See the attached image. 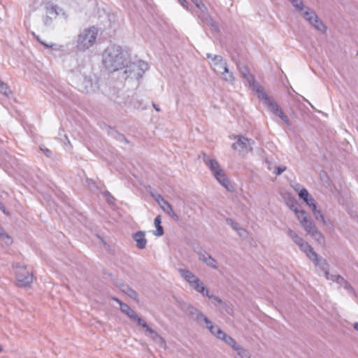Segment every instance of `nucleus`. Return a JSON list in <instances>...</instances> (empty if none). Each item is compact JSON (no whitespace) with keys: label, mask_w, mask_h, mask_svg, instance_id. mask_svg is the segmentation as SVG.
Here are the masks:
<instances>
[{"label":"nucleus","mask_w":358,"mask_h":358,"mask_svg":"<svg viewBox=\"0 0 358 358\" xmlns=\"http://www.w3.org/2000/svg\"><path fill=\"white\" fill-rule=\"evenodd\" d=\"M103 65L108 71L114 72L124 67L127 62V53L118 45L108 46L102 53Z\"/></svg>","instance_id":"f257e3e1"},{"label":"nucleus","mask_w":358,"mask_h":358,"mask_svg":"<svg viewBox=\"0 0 358 358\" xmlns=\"http://www.w3.org/2000/svg\"><path fill=\"white\" fill-rule=\"evenodd\" d=\"M206 57L211 59L210 66L217 75H221L226 82L234 84L235 82L234 75L233 72L229 70L227 62L222 56L217 55L213 56L211 54L207 53Z\"/></svg>","instance_id":"f03ea898"},{"label":"nucleus","mask_w":358,"mask_h":358,"mask_svg":"<svg viewBox=\"0 0 358 358\" xmlns=\"http://www.w3.org/2000/svg\"><path fill=\"white\" fill-rule=\"evenodd\" d=\"M98 35V30L95 27L85 29L78 36L77 49L84 52L91 48L95 43Z\"/></svg>","instance_id":"7ed1b4c3"},{"label":"nucleus","mask_w":358,"mask_h":358,"mask_svg":"<svg viewBox=\"0 0 358 358\" xmlns=\"http://www.w3.org/2000/svg\"><path fill=\"white\" fill-rule=\"evenodd\" d=\"M206 165L210 169L217 180L226 188L227 190L229 192H233L234 190V186L215 159H210Z\"/></svg>","instance_id":"20e7f679"},{"label":"nucleus","mask_w":358,"mask_h":358,"mask_svg":"<svg viewBox=\"0 0 358 358\" xmlns=\"http://www.w3.org/2000/svg\"><path fill=\"white\" fill-rule=\"evenodd\" d=\"M126 78L138 80L141 78L145 72L148 69V64L144 61L138 60L131 64L126 63L124 67Z\"/></svg>","instance_id":"39448f33"},{"label":"nucleus","mask_w":358,"mask_h":358,"mask_svg":"<svg viewBox=\"0 0 358 358\" xmlns=\"http://www.w3.org/2000/svg\"><path fill=\"white\" fill-rule=\"evenodd\" d=\"M180 308L191 319L196 321L199 325L203 324V321L208 322V317L203 315L198 308L185 302L180 303Z\"/></svg>","instance_id":"423d86ee"},{"label":"nucleus","mask_w":358,"mask_h":358,"mask_svg":"<svg viewBox=\"0 0 358 358\" xmlns=\"http://www.w3.org/2000/svg\"><path fill=\"white\" fill-rule=\"evenodd\" d=\"M306 21H308L316 30L321 33L327 31V27L322 21L318 17L316 13L311 8H306L301 15Z\"/></svg>","instance_id":"0eeeda50"},{"label":"nucleus","mask_w":358,"mask_h":358,"mask_svg":"<svg viewBox=\"0 0 358 358\" xmlns=\"http://www.w3.org/2000/svg\"><path fill=\"white\" fill-rule=\"evenodd\" d=\"M236 141L232 144V148L238 150L240 153H248L252 150V145L255 143L253 140L243 136H235Z\"/></svg>","instance_id":"6e6552de"},{"label":"nucleus","mask_w":358,"mask_h":358,"mask_svg":"<svg viewBox=\"0 0 358 358\" xmlns=\"http://www.w3.org/2000/svg\"><path fill=\"white\" fill-rule=\"evenodd\" d=\"M16 280L20 287L29 286L33 282V275L29 273L25 266H16Z\"/></svg>","instance_id":"1a4fd4ad"},{"label":"nucleus","mask_w":358,"mask_h":358,"mask_svg":"<svg viewBox=\"0 0 358 358\" xmlns=\"http://www.w3.org/2000/svg\"><path fill=\"white\" fill-rule=\"evenodd\" d=\"M196 8L199 9V12L198 13L199 18L203 22L207 24H210L212 27H213L216 31H218V27L213 23V19L211 18L210 14L208 13V9L206 6L204 5L203 2H201L199 6H197Z\"/></svg>","instance_id":"9d476101"},{"label":"nucleus","mask_w":358,"mask_h":358,"mask_svg":"<svg viewBox=\"0 0 358 358\" xmlns=\"http://www.w3.org/2000/svg\"><path fill=\"white\" fill-rule=\"evenodd\" d=\"M298 246L302 252L306 254L308 258L310 259L315 265L319 264V262L322 259L319 258L317 254L307 242L303 241Z\"/></svg>","instance_id":"9b49d317"},{"label":"nucleus","mask_w":358,"mask_h":358,"mask_svg":"<svg viewBox=\"0 0 358 358\" xmlns=\"http://www.w3.org/2000/svg\"><path fill=\"white\" fill-rule=\"evenodd\" d=\"M244 79L248 83L249 87L257 93L258 97L261 96L264 92H266L264 88L255 80L252 74H248Z\"/></svg>","instance_id":"f8f14e48"},{"label":"nucleus","mask_w":358,"mask_h":358,"mask_svg":"<svg viewBox=\"0 0 358 358\" xmlns=\"http://www.w3.org/2000/svg\"><path fill=\"white\" fill-rule=\"evenodd\" d=\"M261 99L264 104H266L270 109V110L274 114L278 115V111L281 110V108L279 107V106L273 100H272L266 92H264L261 96L259 97Z\"/></svg>","instance_id":"ddd939ff"},{"label":"nucleus","mask_w":358,"mask_h":358,"mask_svg":"<svg viewBox=\"0 0 358 358\" xmlns=\"http://www.w3.org/2000/svg\"><path fill=\"white\" fill-rule=\"evenodd\" d=\"M133 239L136 243V247L140 250H143L146 248L147 239L145 238V232L143 231H138L132 234Z\"/></svg>","instance_id":"4468645a"},{"label":"nucleus","mask_w":358,"mask_h":358,"mask_svg":"<svg viewBox=\"0 0 358 358\" xmlns=\"http://www.w3.org/2000/svg\"><path fill=\"white\" fill-rule=\"evenodd\" d=\"M115 286L118 287L121 290V292L128 295L130 298L136 300V301H138V296L137 292L131 287H130L129 285L125 284L124 282H120L117 283Z\"/></svg>","instance_id":"2eb2a0df"},{"label":"nucleus","mask_w":358,"mask_h":358,"mask_svg":"<svg viewBox=\"0 0 358 358\" xmlns=\"http://www.w3.org/2000/svg\"><path fill=\"white\" fill-rule=\"evenodd\" d=\"M111 299L119 303L121 311L126 314L129 318L134 319L137 315L135 310L131 309L127 304L123 303L119 299L113 296L111 297Z\"/></svg>","instance_id":"dca6fc26"},{"label":"nucleus","mask_w":358,"mask_h":358,"mask_svg":"<svg viewBox=\"0 0 358 358\" xmlns=\"http://www.w3.org/2000/svg\"><path fill=\"white\" fill-rule=\"evenodd\" d=\"M217 338L224 341L233 350H234L239 344L230 336H228L222 329L217 330Z\"/></svg>","instance_id":"f3484780"},{"label":"nucleus","mask_w":358,"mask_h":358,"mask_svg":"<svg viewBox=\"0 0 358 358\" xmlns=\"http://www.w3.org/2000/svg\"><path fill=\"white\" fill-rule=\"evenodd\" d=\"M178 272L180 275L188 282L189 285L192 287L194 284L197 282L199 278H197L192 272L185 268H179Z\"/></svg>","instance_id":"a211bd4d"},{"label":"nucleus","mask_w":358,"mask_h":358,"mask_svg":"<svg viewBox=\"0 0 358 358\" xmlns=\"http://www.w3.org/2000/svg\"><path fill=\"white\" fill-rule=\"evenodd\" d=\"M78 88L80 91L85 93H88L93 90V83L91 78L85 77L82 83L78 85Z\"/></svg>","instance_id":"6ab92c4d"},{"label":"nucleus","mask_w":358,"mask_h":358,"mask_svg":"<svg viewBox=\"0 0 358 358\" xmlns=\"http://www.w3.org/2000/svg\"><path fill=\"white\" fill-rule=\"evenodd\" d=\"M301 224L305 231L310 235H311V234L317 229L313 221L308 219V217H303Z\"/></svg>","instance_id":"aec40b11"},{"label":"nucleus","mask_w":358,"mask_h":358,"mask_svg":"<svg viewBox=\"0 0 358 358\" xmlns=\"http://www.w3.org/2000/svg\"><path fill=\"white\" fill-rule=\"evenodd\" d=\"M321 261L322 262L321 266L322 270L324 271L326 278L328 280H332L333 282L337 283L338 282V278H340L341 275L329 274V271H327V264L326 263L325 260L322 259Z\"/></svg>","instance_id":"412c9836"},{"label":"nucleus","mask_w":358,"mask_h":358,"mask_svg":"<svg viewBox=\"0 0 358 358\" xmlns=\"http://www.w3.org/2000/svg\"><path fill=\"white\" fill-rule=\"evenodd\" d=\"M154 223L156 227L155 231H154V234L156 236H162L164 234V229L161 225L162 219L161 215H157L154 220Z\"/></svg>","instance_id":"4be33fe9"},{"label":"nucleus","mask_w":358,"mask_h":358,"mask_svg":"<svg viewBox=\"0 0 358 358\" xmlns=\"http://www.w3.org/2000/svg\"><path fill=\"white\" fill-rule=\"evenodd\" d=\"M151 336V338L157 343L159 344L161 346H163L165 345V341L163 339V338L154 329H152L151 327L148 331Z\"/></svg>","instance_id":"5701e85b"},{"label":"nucleus","mask_w":358,"mask_h":358,"mask_svg":"<svg viewBox=\"0 0 358 358\" xmlns=\"http://www.w3.org/2000/svg\"><path fill=\"white\" fill-rule=\"evenodd\" d=\"M234 350L236 352L240 358H251L250 352L241 345H238Z\"/></svg>","instance_id":"b1692460"},{"label":"nucleus","mask_w":358,"mask_h":358,"mask_svg":"<svg viewBox=\"0 0 358 358\" xmlns=\"http://www.w3.org/2000/svg\"><path fill=\"white\" fill-rule=\"evenodd\" d=\"M192 287L196 292L201 293L206 296V293L209 292L208 289L205 287L204 284L199 279L197 282L194 284Z\"/></svg>","instance_id":"393cba45"},{"label":"nucleus","mask_w":358,"mask_h":358,"mask_svg":"<svg viewBox=\"0 0 358 358\" xmlns=\"http://www.w3.org/2000/svg\"><path fill=\"white\" fill-rule=\"evenodd\" d=\"M287 234L296 245H299L304 241L303 238L299 236L294 231L291 229L287 230Z\"/></svg>","instance_id":"a878e982"},{"label":"nucleus","mask_w":358,"mask_h":358,"mask_svg":"<svg viewBox=\"0 0 358 358\" xmlns=\"http://www.w3.org/2000/svg\"><path fill=\"white\" fill-rule=\"evenodd\" d=\"M0 238L6 245L13 243L12 238L6 232L5 229L0 225Z\"/></svg>","instance_id":"bb28decb"},{"label":"nucleus","mask_w":358,"mask_h":358,"mask_svg":"<svg viewBox=\"0 0 358 358\" xmlns=\"http://www.w3.org/2000/svg\"><path fill=\"white\" fill-rule=\"evenodd\" d=\"M337 284L342 286L345 289H346L349 293L355 294V291L351 285L345 280L342 276L338 278V282Z\"/></svg>","instance_id":"cd10ccee"},{"label":"nucleus","mask_w":358,"mask_h":358,"mask_svg":"<svg viewBox=\"0 0 358 358\" xmlns=\"http://www.w3.org/2000/svg\"><path fill=\"white\" fill-rule=\"evenodd\" d=\"M203 324H206V327L209 329L210 333L217 338V330L221 329L217 325H214L208 318V322L206 320L203 321Z\"/></svg>","instance_id":"c85d7f7f"},{"label":"nucleus","mask_w":358,"mask_h":358,"mask_svg":"<svg viewBox=\"0 0 358 358\" xmlns=\"http://www.w3.org/2000/svg\"><path fill=\"white\" fill-rule=\"evenodd\" d=\"M319 244H324V236L318 231L317 229L310 235Z\"/></svg>","instance_id":"c756f323"},{"label":"nucleus","mask_w":358,"mask_h":358,"mask_svg":"<svg viewBox=\"0 0 358 358\" xmlns=\"http://www.w3.org/2000/svg\"><path fill=\"white\" fill-rule=\"evenodd\" d=\"M0 92L3 94L8 96L10 94H11V91L10 90L8 86L0 80Z\"/></svg>","instance_id":"7c9ffc66"},{"label":"nucleus","mask_w":358,"mask_h":358,"mask_svg":"<svg viewBox=\"0 0 358 358\" xmlns=\"http://www.w3.org/2000/svg\"><path fill=\"white\" fill-rule=\"evenodd\" d=\"M134 320L136 321L137 323L138 324V325L141 326L143 328L145 329V330L148 331V329L150 328V327H149L146 322L142 319L141 317H140L138 315H136V317L133 319Z\"/></svg>","instance_id":"2f4dec72"},{"label":"nucleus","mask_w":358,"mask_h":358,"mask_svg":"<svg viewBox=\"0 0 358 358\" xmlns=\"http://www.w3.org/2000/svg\"><path fill=\"white\" fill-rule=\"evenodd\" d=\"M315 217V219L318 221H321L322 222L324 223L325 222V220H324V215H322V213H321V210H318L317 208V207L315 208V210H311Z\"/></svg>","instance_id":"473e14b6"},{"label":"nucleus","mask_w":358,"mask_h":358,"mask_svg":"<svg viewBox=\"0 0 358 358\" xmlns=\"http://www.w3.org/2000/svg\"><path fill=\"white\" fill-rule=\"evenodd\" d=\"M294 211L301 224V221L303 217H308V216L306 215V211L303 210H299V209H297V208H295L294 209Z\"/></svg>","instance_id":"72a5a7b5"},{"label":"nucleus","mask_w":358,"mask_h":358,"mask_svg":"<svg viewBox=\"0 0 358 358\" xmlns=\"http://www.w3.org/2000/svg\"><path fill=\"white\" fill-rule=\"evenodd\" d=\"M166 213L175 221H180L178 215L174 212V210L172 208V206H169V208H167V212H166Z\"/></svg>","instance_id":"f704fd0d"},{"label":"nucleus","mask_w":358,"mask_h":358,"mask_svg":"<svg viewBox=\"0 0 358 358\" xmlns=\"http://www.w3.org/2000/svg\"><path fill=\"white\" fill-rule=\"evenodd\" d=\"M206 262L205 263L208 266H210V268H217V262L215 261V259H213L212 257V256H209L207 257V259H205Z\"/></svg>","instance_id":"c9c22d12"},{"label":"nucleus","mask_w":358,"mask_h":358,"mask_svg":"<svg viewBox=\"0 0 358 358\" xmlns=\"http://www.w3.org/2000/svg\"><path fill=\"white\" fill-rule=\"evenodd\" d=\"M221 306L229 315H232L234 314L232 306L229 303L224 302Z\"/></svg>","instance_id":"e433bc0d"},{"label":"nucleus","mask_w":358,"mask_h":358,"mask_svg":"<svg viewBox=\"0 0 358 358\" xmlns=\"http://www.w3.org/2000/svg\"><path fill=\"white\" fill-rule=\"evenodd\" d=\"M304 201H306V203L308 205V206L310 207L311 210H315V208L317 206H316V204H315V199L312 196H310Z\"/></svg>","instance_id":"4c0bfd02"},{"label":"nucleus","mask_w":358,"mask_h":358,"mask_svg":"<svg viewBox=\"0 0 358 358\" xmlns=\"http://www.w3.org/2000/svg\"><path fill=\"white\" fill-rule=\"evenodd\" d=\"M226 222L230 225L232 229L235 231L238 230V229L240 227H239V224L238 223H237L236 222L234 221L231 218H227L226 220Z\"/></svg>","instance_id":"58836bf2"},{"label":"nucleus","mask_w":358,"mask_h":358,"mask_svg":"<svg viewBox=\"0 0 358 358\" xmlns=\"http://www.w3.org/2000/svg\"><path fill=\"white\" fill-rule=\"evenodd\" d=\"M276 115L278 116L286 124H289V120L288 117L283 113L282 110L280 111H278V113Z\"/></svg>","instance_id":"ea45409f"},{"label":"nucleus","mask_w":358,"mask_h":358,"mask_svg":"<svg viewBox=\"0 0 358 358\" xmlns=\"http://www.w3.org/2000/svg\"><path fill=\"white\" fill-rule=\"evenodd\" d=\"M206 296H208L209 299H213L215 301H216L220 306H222V303L224 302L218 296H216L213 294H210V292L206 293Z\"/></svg>","instance_id":"a19ab883"},{"label":"nucleus","mask_w":358,"mask_h":358,"mask_svg":"<svg viewBox=\"0 0 358 358\" xmlns=\"http://www.w3.org/2000/svg\"><path fill=\"white\" fill-rule=\"evenodd\" d=\"M238 70L240 72V74L243 78H244L248 74L250 73L248 71V68L245 66H239Z\"/></svg>","instance_id":"79ce46f5"},{"label":"nucleus","mask_w":358,"mask_h":358,"mask_svg":"<svg viewBox=\"0 0 358 358\" xmlns=\"http://www.w3.org/2000/svg\"><path fill=\"white\" fill-rule=\"evenodd\" d=\"M299 196L300 198L303 199V201L306 200L310 196L308 192L305 188L299 192Z\"/></svg>","instance_id":"37998d69"},{"label":"nucleus","mask_w":358,"mask_h":358,"mask_svg":"<svg viewBox=\"0 0 358 358\" xmlns=\"http://www.w3.org/2000/svg\"><path fill=\"white\" fill-rule=\"evenodd\" d=\"M40 149L44 153V155L45 156H47L48 157H52V151L50 150H49L48 148H47L46 147H45L44 145H41Z\"/></svg>","instance_id":"c03bdc74"},{"label":"nucleus","mask_w":358,"mask_h":358,"mask_svg":"<svg viewBox=\"0 0 358 358\" xmlns=\"http://www.w3.org/2000/svg\"><path fill=\"white\" fill-rule=\"evenodd\" d=\"M236 231L238 234V235L241 238H245L248 236V232L246 231V230H245L244 229H243L241 227H239L238 229V230H236Z\"/></svg>","instance_id":"a18cd8bd"},{"label":"nucleus","mask_w":358,"mask_h":358,"mask_svg":"<svg viewBox=\"0 0 358 358\" xmlns=\"http://www.w3.org/2000/svg\"><path fill=\"white\" fill-rule=\"evenodd\" d=\"M104 194L107 201L110 203H113L115 200V198L108 192H106Z\"/></svg>","instance_id":"49530a36"},{"label":"nucleus","mask_w":358,"mask_h":358,"mask_svg":"<svg viewBox=\"0 0 358 358\" xmlns=\"http://www.w3.org/2000/svg\"><path fill=\"white\" fill-rule=\"evenodd\" d=\"M199 157L203 159L205 164H207V162L210 159V158L203 152L200 154Z\"/></svg>","instance_id":"de8ad7c7"},{"label":"nucleus","mask_w":358,"mask_h":358,"mask_svg":"<svg viewBox=\"0 0 358 358\" xmlns=\"http://www.w3.org/2000/svg\"><path fill=\"white\" fill-rule=\"evenodd\" d=\"M210 256L209 254L205 252V253H199V260L205 262L206 260L205 259H207V257Z\"/></svg>","instance_id":"09e8293b"},{"label":"nucleus","mask_w":358,"mask_h":358,"mask_svg":"<svg viewBox=\"0 0 358 358\" xmlns=\"http://www.w3.org/2000/svg\"><path fill=\"white\" fill-rule=\"evenodd\" d=\"M285 167H277L275 170L274 171V173L277 176L280 175L285 171Z\"/></svg>","instance_id":"8fccbe9b"},{"label":"nucleus","mask_w":358,"mask_h":358,"mask_svg":"<svg viewBox=\"0 0 358 358\" xmlns=\"http://www.w3.org/2000/svg\"><path fill=\"white\" fill-rule=\"evenodd\" d=\"M39 43L47 48H52L53 46V43H47L45 41L40 40Z\"/></svg>","instance_id":"3c124183"},{"label":"nucleus","mask_w":358,"mask_h":358,"mask_svg":"<svg viewBox=\"0 0 358 358\" xmlns=\"http://www.w3.org/2000/svg\"><path fill=\"white\" fill-rule=\"evenodd\" d=\"M39 43L47 48H52L53 46V43H47L45 41L40 40Z\"/></svg>","instance_id":"603ef678"},{"label":"nucleus","mask_w":358,"mask_h":358,"mask_svg":"<svg viewBox=\"0 0 358 358\" xmlns=\"http://www.w3.org/2000/svg\"><path fill=\"white\" fill-rule=\"evenodd\" d=\"M160 206L163 209V210L166 213V212H167V208H169V206H171V205L169 202H167L166 203L163 204Z\"/></svg>","instance_id":"864d4df0"},{"label":"nucleus","mask_w":358,"mask_h":358,"mask_svg":"<svg viewBox=\"0 0 358 358\" xmlns=\"http://www.w3.org/2000/svg\"><path fill=\"white\" fill-rule=\"evenodd\" d=\"M160 206L163 209V210L166 213V212H167V208H169V206H171V205L169 202H167L166 203L163 204Z\"/></svg>","instance_id":"5fc2aeb1"},{"label":"nucleus","mask_w":358,"mask_h":358,"mask_svg":"<svg viewBox=\"0 0 358 358\" xmlns=\"http://www.w3.org/2000/svg\"><path fill=\"white\" fill-rule=\"evenodd\" d=\"M159 198H160L159 202L158 203L160 206L166 203L168 201H166L162 195L159 194Z\"/></svg>","instance_id":"6e6d98bb"},{"label":"nucleus","mask_w":358,"mask_h":358,"mask_svg":"<svg viewBox=\"0 0 358 358\" xmlns=\"http://www.w3.org/2000/svg\"><path fill=\"white\" fill-rule=\"evenodd\" d=\"M178 1L180 2V3L185 8H187V1L186 0H178Z\"/></svg>","instance_id":"4d7b16f0"},{"label":"nucleus","mask_w":358,"mask_h":358,"mask_svg":"<svg viewBox=\"0 0 358 358\" xmlns=\"http://www.w3.org/2000/svg\"><path fill=\"white\" fill-rule=\"evenodd\" d=\"M192 1L195 4L196 6H199V4L203 2L202 0H192Z\"/></svg>","instance_id":"13d9d810"},{"label":"nucleus","mask_w":358,"mask_h":358,"mask_svg":"<svg viewBox=\"0 0 358 358\" xmlns=\"http://www.w3.org/2000/svg\"><path fill=\"white\" fill-rule=\"evenodd\" d=\"M0 210H1L4 213H6V209L4 208V206L1 201H0Z\"/></svg>","instance_id":"bf43d9fd"},{"label":"nucleus","mask_w":358,"mask_h":358,"mask_svg":"<svg viewBox=\"0 0 358 358\" xmlns=\"http://www.w3.org/2000/svg\"><path fill=\"white\" fill-rule=\"evenodd\" d=\"M320 177H321V179H322V180H324V178H325L328 179V177H327V176L326 175V173H321V174H320Z\"/></svg>","instance_id":"052dcab7"},{"label":"nucleus","mask_w":358,"mask_h":358,"mask_svg":"<svg viewBox=\"0 0 358 358\" xmlns=\"http://www.w3.org/2000/svg\"><path fill=\"white\" fill-rule=\"evenodd\" d=\"M152 106L154 107V108L157 110V111H160V109L159 108V106L157 105H156L155 103H152Z\"/></svg>","instance_id":"680f3d73"},{"label":"nucleus","mask_w":358,"mask_h":358,"mask_svg":"<svg viewBox=\"0 0 358 358\" xmlns=\"http://www.w3.org/2000/svg\"><path fill=\"white\" fill-rule=\"evenodd\" d=\"M354 329L357 331H358V322H355L354 324Z\"/></svg>","instance_id":"e2e57ef3"},{"label":"nucleus","mask_w":358,"mask_h":358,"mask_svg":"<svg viewBox=\"0 0 358 358\" xmlns=\"http://www.w3.org/2000/svg\"><path fill=\"white\" fill-rule=\"evenodd\" d=\"M34 34V36H35V38H36V40H37L38 42H39V41H40V40H41V38H40L38 36H36V35H35V34Z\"/></svg>","instance_id":"0e129e2a"},{"label":"nucleus","mask_w":358,"mask_h":358,"mask_svg":"<svg viewBox=\"0 0 358 358\" xmlns=\"http://www.w3.org/2000/svg\"><path fill=\"white\" fill-rule=\"evenodd\" d=\"M155 200L157 201V203L159 202L160 198H159V194H157V196L155 197Z\"/></svg>","instance_id":"69168bd1"},{"label":"nucleus","mask_w":358,"mask_h":358,"mask_svg":"<svg viewBox=\"0 0 358 358\" xmlns=\"http://www.w3.org/2000/svg\"><path fill=\"white\" fill-rule=\"evenodd\" d=\"M120 138H121L122 140H124L125 142H127V139L124 137V136H120Z\"/></svg>","instance_id":"338daca9"},{"label":"nucleus","mask_w":358,"mask_h":358,"mask_svg":"<svg viewBox=\"0 0 358 358\" xmlns=\"http://www.w3.org/2000/svg\"><path fill=\"white\" fill-rule=\"evenodd\" d=\"M2 351V346L0 345V352Z\"/></svg>","instance_id":"774afa93"}]
</instances>
